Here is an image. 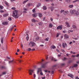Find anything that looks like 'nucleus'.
<instances>
[{"instance_id":"obj_39","label":"nucleus","mask_w":79,"mask_h":79,"mask_svg":"<svg viewBox=\"0 0 79 79\" xmlns=\"http://www.w3.org/2000/svg\"><path fill=\"white\" fill-rule=\"evenodd\" d=\"M13 60H10V61H9V64L12 63H13Z\"/></svg>"},{"instance_id":"obj_7","label":"nucleus","mask_w":79,"mask_h":79,"mask_svg":"<svg viewBox=\"0 0 79 79\" xmlns=\"http://www.w3.org/2000/svg\"><path fill=\"white\" fill-rule=\"evenodd\" d=\"M76 10H72L71 13L72 15H74V16H75V14H76Z\"/></svg>"},{"instance_id":"obj_44","label":"nucleus","mask_w":79,"mask_h":79,"mask_svg":"<svg viewBox=\"0 0 79 79\" xmlns=\"http://www.w3.org/2000/svg\"><path fill=\"white\" fill-rule=\"evenodd\" d=\"M59 72H60V73H63V71H62V70H59Z\"/></svg>"},{"instance_id":"obj_4","label":"nucleus","mask_w":79,"mask_h":79,"mask_svg":"<svg viewBox=\"0 0 79 79\" xmlns=\"http://www.w3.org/2000/svg\"><path fill=\"white\" fill-rule=\"evenodd\" d=\"M29 71V74L30 75H32V73H34V70H32V69H30Z\"/></svg>"},{"instance_id":"obj_47","label":"nucleus","mask_w":79,"mask_h":79,"mask_svg":"<svg viewBox=\"0 0 79 79\" xmlns=\"http://www.w3.org/2000/svg\"><path fill=\"white\" fill-rule=\"evenodd\" d=\"M12 10H16V8L15 7H12L11 8Z\"/></svg>"},{"instance_id":"obj_48","label":"nucleus","mask_w":79,"mask_h":79,"mask_svg":"<svg viewBox=\"0 0 79 79\" xmlns=\"http://www.w3.org/2000/svg\"><path fill=\"white\" fill-rule=\"evenodd\" d=\"M68 32H73V30H69Z\"/></svg>"},{"instance_id":"obj_36","label":"nucleus","mask_w":79,"mask_h":79,"mask_svg":"<svg viewBox=\"0 0 79 79\" xmlns=\"http://www.w3.org/2000/svg\"><path fill=\"white\" fill-rule=\"evenodd\" d=\"M33 13H35V9L34 8L32 10Z\"/></svg>"},{"instance_id":"obj_16","label":"nucleus","mask_w":79,"mask_h":79,"mask_svg":"<svg viewBox=\"0 0 79 79\" xmlns=\"http://www.w3.org/2000/svg\"><path fill=\"white\" fill-rule=\"evenodd\" d=\"M49 8L50 9H51V11H53V9H54V7H53V6H51L49 7Z\"/></svg>"},{"instance_id":"obj_43","label":"nucleus","mask_w":79,"mask_h":79,"mask_svg":"<svg viewBox=\"0 0 79 79\" xmlns=\"http://www.w3.org/2000/svg\"><path fill=\"white\" fill-rule=\"evenodd\" d=\"M40 75H41V76H42V75H44V73H42V71L40 72Z\"/></svg>"},{"instance_id":"obj_3","label":"nucleus","mask_w":79,"mask_h":79,"mask_svg":"<svg viewBox=\"0 0 79 79\" xmlns=\"http://www.w3.org/2000/svg\"><path fill=\"white\" fill-rule=\"evenodd\" d=\"M62 28H63V26H62V25H61L57 27V30H59V29H60V30H61V29H62Z\"/></svg>"},{"instance_id":"obj_38","label":"nucleus","mask_w":79,"mask_h":79,"mask_svg":"<svg viewBox=\"0 0 79 79\" xmlns=\"http://www.w3.org/2000/svg\"><path fill=\"white\" fill-rule=\"evenodd\" d=\"M46 60H48V55H45Z\"/></svg>"},{"instance_id":"obj_42","label":"nucleus","mask_w":79,"mask_h":79,"mask_svg":"<svg viewBox=\"0 0 79 79\" xmlns=\"http://www.w3.org/2000/svg\"><path fill=\"white\" fill-rule=\"evenodd\" d=\"M60 35V33H58L56 35V37H58V36H59V35Z\"/></svg>"},{"instance_id":"obj_12","label":"nucleus","mask_w":79,"mask_h":79,"mask_svg":"<svg viewBox=\"0 0 79 79\" xmlns=\"http://www.w3.org/2000/svg\"><path fill=\"white\" fill-rule=\"evenodd\" d=\"M64 37L66 39H69V36L66 34H65L64 35Z\"/></svg>"},{"instance_id":"obj_54","label":"nucleus","mask_w":79,"mask_h":79,"mask_svg":"<svg viewBox=\"0 0 79 79\" xmlns=\"http://www.w3.org/2000/svg\"><path fill=\"white\" fill-rule=\"evenodd\" d=\"M45 2H50V0H45Z\"/></svg>"},{"instance_id":"obj_17","label":"nucleus","mask_w":79,"mask_h":79,"mask_svg":"<svg viewBox=\"0 0 79 79\" xmlns=\"http://www.w3.org/2000/svg\"><path fill=\"white\" fill-rule=\"evenodd\" d=\"M79 15V13L78 11H77L75 12V16H77V15Z\"/></svg>"},{"instance_id":"obj_20","label":"nucleus","mask_w":79,"mask_h":79,"mask_svg":"<svg viewBox=\"0 0 79 79\" xmlns=\"http://www.w3.org/2000/svg\"><path fill=\"white\" fill-rule=\"evenodd\" d=\"M8 16V14H3V16L4 17H6V16Z\"/></svg>"},{"instance_id":"obj_11","label":"nucleus","mask_w":79,"mask_h":79,"mask_svg":"<svg viewBox=\"0 0 79 79\" xmlns=\"http://www.w3.org/2000/svg\"><path fill=\"white\" fill-rule=\"evenodd\" d=\"M68 76H69L70 77H72V78H73V77H74V75H73L72 74H71L70 73L69 74H68Z\"/></svg>"},{"instance_id":"obj_37","label":"nucleus","mask_w":79,"mask_h":79,"mask_svg":"<svg viewBox=\"0 0 79 79\" xmlns=\"http://www.w3.org/2000/svg\"><path fill=\"white\" fill-rule=\"evenodd\" d=\"M6 72H3L2 73V75H4L5 74H6Z\"/></svg>"},{"instance_id":"obj_52","label":"nucleus","mask_w":79,"mask_h":79,"mask_svg":"<svg viewBox=\"0 0 79 79\" xmlns=\"http://www.w3.org/2000/svg\"><path fill=\"white\" fill-rule=\"evenodd\" d=\"M0 12L1 13H3L4 12V11L2 10H0Z\"/></svg>"},{"instance_id":"obj_57","label":"nucleus","mask_w":79,"mask_h":79,"mask_svg":"<svg viewBox=\"0 0 79 79\" xmlns=\"http://www.w3.org/2000/svg\"><path fill=\"white\" fill-rule=\"evenodd\" d=\"M34 78H35V77H36V75H35V74H34Z\"/></svg>"},{"instance_id":"obj_40","label":"nucleus","mask_w":79,"mask_h":79,"mask_svg":"<svg viewBox=\"0 0 79 79\" xmlns=\"http://www.w3.org/2000/svg\"><path fill=\"white\" fill-rule=\"evenodd\" d=\"M67 59V58H66V57H64L63 59H62V60L63 61H65Z\"/></svg>"},{"instance_id":"obj_33","label":"nucleus","mask_w":79,"mask_h":79,"mask_svg":"<svg viewBox=\"0 0 79 79\" xmlns=\"http://www.w3.org/2000/svg\"><path fill=\"white\" fill-rule=\"evenodd\" d=\"M3 8V6H0V10H2Z\"/></svg>"},{"instance_id":"obj_15","label":"nucleus","mask_w":79,"mask_h":79,"mask_svg":"<svg viewBox=\"0 0 79 79\" xmlns=\"http://www.w3.org/2000/svg\"><path fill=\"white\" fill-rule=\"evenodd\" d=\"M57 65H55L54 66H52V70H54V69H55V68H56V67Z\"/></svg>"},{"instance_id":"obj_1","label":"nucleus","mask_w":79,"mask_h":79,"mask_svg":"<svg viewBox=\"0 0 79 79\" xmlns=\"http://www.w3.org/2000/svg\"><path fill=\"white\" fill-rule=\"evenodd\" d=\"M13 17L15 18H18V12L16 10H15L13 12Z\"/></svg>"},{"instance_id":"obj_5","label":"nucleus","mask_w":79,"mask_h":79,"mask_svg":"<svg viewBox=\"0 0 79 79\" xmlns=\"http://www.w3.org/2000/svg\"><path fill=\"white\" fill-rule=\"evenodd\" d=\"M62 47L64 48H65V46L66 47H67V44H66V43H62Z\"/></svg>"},{"instance_id":"obj_35","label":"nucleus","mask_w":79,"mask_h":79,"mask_svg":"<svg viewBox=\"0 0 79 79\" xmlns=\"http://www.w3.org/2000/svg\"><path fill=\"white\" fill-rule=\"evenodd\" d=\"M74 6L73 5H69V8H73Z\"/></svg>"},{"instance_id":"obj_59","label":"nucleus","mask_w":79,"mask_h":79,"mask_svg":"<svg viewBox=\"0 0 79 79\" xmlns=\"http://www.w3.org/2000/svg\"><path fill=\"white\" fill-rule=\"evenodd\" d=\"M63 33H66V31H63Z\"/></svg>"},{"instance_id":"obj_49","label":"nucleus","mask_w":79,"mask_h":79,"mask_svg":"<svg viewBox=\"0 0 79 79\" xmlns=\"http://www.w3.org/2000/svg\"><path fill=\"white\" fill-rule=\"evenodd\" d=\"M20 45H21V48H23V44H21Z\"/></svg>"},{"instance_id":"obj_60","label":"nucleus","mask_w":79,"mask_h":79,"mask_svg":"<svg viewBox=\"0 0 79 79\" xmlns=\"http://www.w3.org/2000/svg\"><path fill=\"white\" fill-rule=\"evenodd\" d=\"M79 79V77H76V79Z\"/></svg>"},{"instance_id":"obj_18","label":"nucleus","mask_w":79,"mask_h":79,"mask_svg":"<svg viewBox=\"0 0 79 79\" xmlns=\"http://www.w3.org/2000/svg\"><path fill=\"white\" fill-rule=\"evenodd\" d=\"M1 69H6V67H5L4 66H2L1 67Z\"/></svg>"},{"instance_id":"obj_63","label":"nucleus","mask_w":79,"mask_h":79,"mask_svg":"<svg viewBox=\"0 0 79 79\" xmlns=\"http://www.w3.org/2000/svg\"><path fill=\"white\" fill-rule=\"evenodd\" d=\"M7 59H9V60H10V58L9 57H7Z\"/></svg>"},{"instance_id":"obj_46","label":"nucleus","mask_w":79,"mask_h":79,"mask_svg":"<svg viewBox=\"0 0 79 79\" xmlns=\"http://www.w3.org/2000/svg\"><path fill=\"white\" fill-rule=\"evenodd\" d=\"M8 20H9V21H11V17H9L8 19Z\"/></svg>"},{"instance_id":"obj_2","label":"nucleus","mask_w":79,"mask_h":79,"mask_svg":"<svg viewBox=\"0 0 79 79\" xmlns=\"http://www.w3.org/2000/svg\"><path fill=\"white\" fill-rule=\"evenodd\" d=\"M29 45L30 46V47H35L36 46V44L34 42L31 41L29 43Z\"/></svg>"},{"instance_id":"obj_26","label":"nucleus","mask_w":79,"mask_h":79,"mask_svg":"<svg viewBox=\"0 0 79 79\" xmlns=\"http://www.w3.org/2000/svg\"><path fill=\"white\" fill-rule=\"evenodd\" d=\"M38 15H39V17H40V18H41V17L42 16V14L41 13H39Z\"/></svg>"},{"instance_id":"obj_27","label":"nucleus","mask_w":79,"mask_h":79,"mask_svg":"<svg viewBox=\"0 0 79 79\" xmlns=\"http://www.w3.org/2000/svg\"><path fill=\"white\" fill-rule=\"evenodd\" d=\"M61 66H64L65 65V63H62L60 64Z\"/></svg>"},{"instance_id":"obj_64","label":"nucleus","mask_w":79,"mask_h":79,"mask_svg":"<svg viewBox=\"0 0 79 79\" xmlns=\"http://www.w3.org/2000/svg\"><path fill=\"white\" fill-rule=\"evenodd\" d=\"M53 73H54V71H52V74H53Z\"/></svg>"},{"instance_id":"obj_34","label":"nucleus","mask_w":79,"mask_h":79,"mask_svg":"<svg viewBox=\"0 0 79 79\" xmlns=\"http://www.w3.org/2000/svg\"><path fill=\"white\" fill-rule=\"evenodd\" d=\"M67 11H64L63 12V14H64V15H66V14H67Z\"/></svg>"},{"instance_id":"obj_22","label":"nucleus","mask_w":79,"mask_h":79,"mask_svg":"<svg viewBox=\"0 0 79 79\" xmlns=\"http://www.w3.org/2000/svg\"><path fill=\"white\" fill-rule=\"evenodd\" d=\"M72 27H73V29H75V30L77 29V27L75 25H73Z\"/></svg>"},{"instance_id":"obj_30","label":"nucleus","mask_w":79,"mask_h":79,"mask_svg":"<svg viewBox=\"0 0 79 79\" xmlns=\"http://www.w3.org/2000/svg\"><path fill=\"white\" fill-rule=\"evenodd\" d=\"M5 3L7 6H8V3H7V2H6V1L5 2Z\"/></svg>"},{"instance_id":"obj_41","label":"nucleus","mask_w":79,"mask_h":79,"mask_svg":"<svg viewBox=\"0 0 79 79\" xmlns=\"http://www.w3.org/2000/svg\"><path fill=\"white\" fill-rule=\"evenodd\" d=\"M40 5H41V4H40V3H39L37 5V7H39V6H40Z\"/></svg>"},{"instance_id":"obj_28","label":"nucleus","mask_w":79,"mask_h":79,"mask_svg":"<svg viewBox=\"0 0 79 79\" xmlns=\"http://www.w3.org/2000/svg\"><path fill=\"white\" fill-rule=\"evenodd\" d=\"M73 67H74L75 68H76V67H77V64H75L73 66Z\"/></svg>"},{"instance_id":"obj_51","label":"nucleus","mask_w":79,"mask_h":79,"mask_svg":"<svg viewBox=\"0 0 79 79\" xmlns=\"http://www.w3.org/2000/svg\"><path fill=\"white\" fill-rule=\"evenodd\" d=\"M23 10H24L25 11H27V9L26 8H24Z\"/></svg>"},{"instance_id":"obj_25","label":"nucleus","mask_w":79,"mask_h":79,"mask_svg":"<svg viewBox=\"0 0 79 79\" xmlns=\"http://www.w3.org/2000/svg\"><path fill=\"white\" fill-rule=\"evenodd\" d=\"M32 15L34 18H35L37 16V14H35Z\"/></svg>"},{"instance_id":"obj_50","label":"nucleus","mask_w":79,"mask_h":79,"mask_svg":"<svg viewBox=\"0 0 79 79\" xmlns=\"http://www.w3.org/2000/svg\"><path fill=\"white\" fill-rule=\"evenodd\" d=\"M31 5H32V4L31 3H30L28 4V6H31Z\"/></svg>"},{"instance_id":"obj_10","label":"nucleus","mask_w":79,"mask_h":79,"mask_svg":"<svg viewBox=\"0 0 79 79\" xmlns=\"http://www.w3.org/2000/svg\"><path fill=\"white\" fill-rule=\"evenodd\" d=\"M32 23H36V22H38V21L37 20H35V19H32Z\"/></svg>"},{"instance_id":"obj_31","label":"nucleus","mask_w":79,"mask_h":79,"mask_svg":"<svg viewBox=\"0 0 79 79\" xmlns=\"http://www.w3.org/2000/svg\"><path fill=\"white\" fill-rule=\"evenodd\" d=\"M28 1H29V0H26V1H24L23 2V4L26 3L27 2H28Z\"/></svg>"},{"instance_id":"obj_9","label":"nucleus","mask_w":79,"mask_h":79,"mask_svg":"<svg viewBox=\"0 0 79 79\" xmlns=\"http://www.w3.org/2000/svg\"><path fill=\"white\" fill-rule=\"evenodd\" d=\"M42 68H40L38 69V70L37 71V73H39V72H42Z\"/></svg>"},{"instance_id":"obj_19","label":"nucleus","mask_w":79,"mask_h":79,"mask_svg":"<svg viewBox=\"0 0 79 79\" xmlns=\"http://www.w3.org/2000/svg\"><path fill=\"white\" fill-rule=\"evenodd\" d=\"M53 24H52V23H50L49 24V27L50 28H52V27H53Z\"/></svg>"},{"instance_id":"obj_61","label":"nucleus","mask_w":79,"mask_h":79,"mask_svg":"<svg viewBox=\"0 0 79 79\" xmlns=\"http://www.w3.org/2000/svg\"><path fill=\"white\" fill-rule=\"evenodd\" d=\"M41 78L42 79H45V77H42Z\"/></svg>"},{"instance_id":"obj_21","label":"nucleus","mask_w":79,"mask_h":79,"mask_svg":"<svg viewBox=\"0 0 79 79\" xmlns=\"http://www.w3.org/2000/svg\"><path fill=\"white\" fill-rule=\"evenodd\" d=\"M51 59L52 61H57V60H55V59L52 57Z\"/></svg>"},{"instance_id":"obj_14","label":"nucleus","mask_w":79,"mask_h":79,"mask_svg":"<svg viewBox=\"0 0 79 79\" xmlns=\"http://www.w3.org/2000/svg\"><path fill=\"white\" fill-rule=\"evenodd\" d=\"M65 24L66 25H67V27H70V26L69 25V23L68 22H66L65 23Z\"/></svg>"},{"instance_id":"obj_32","label":"nucleus","mask_w":79,"mask_h":79,"mask_svg":"<svg viewBox=\"0 0 79 79\" xmlns=\"http://www.w3.org/2000/svg\"><path fill=\"white\" fill-rule=\"evenodd\" d=\"M49 38H46L45 39H44L46 41H48Z\"/></svg>"},{"instance_id":"obj_6","label":"nucleus","mask_w":79,"mask_h":79,"mask_svg":"<svg viewBox=\"0 0 79 79\" xmlns=\"http://www.w3.org/2000/svg\"><path fill=\"white\" fill-rule=\"evenodd\" d=\"M35 37L36 41H37V40H39L40 39V38H39V37L37 36V35L35 36Z\"/></svg>"},{"instance_id":"obj_53","label":"nucleus","mask_w":79,"mask_h":79,"mask_svg":"<svg viewBox=\"0 0 79 79\" xmlns=\"http://www.w3.org/2000/svg\"><path fill=\"white\" fill-rule=\"evenodd\" d=\"M31 48H29L27 50H28V51H31Z\"/></svg>"},{"instance_id":"obj_62","label":"nucleus","mask_w":79,"mask_h":79,"mask_svg":"<svg viewBox=\"0 0 79 79\" xmlns=\"http://www.w3.org/2000/svg\"><path fill=\"white\" fill-rule=\"evenodd\" d=\"M17 52H19V49H17Z\"/></svg>"},{"instance_id":"obj_56","label":"nucleus","mask_w":79,"mask_h":79,"mask_svg":"<svg viewBox=\"0 0 79 79\" xmlns=\"http://www.w3.org/2000/svg\"><path fill=\"white\" fill-rule=\"evenodd\" d=\"M13 27H11L10 28V30L11 31V30H12L13 29Z\"/></svg>"},{"instance_id":"obj_45","label":"nucleus","mask_w":79,"mask_h":79,"mask_svg":"<svg viewBox=\"0 0 79 79\" xmlns=\"http://www.w3.org/2000/svg\"><path fill=\"white\" fill-rule=\"evenodd\" d=\"M29 37L28 36H27L26 39H27V40H29Z\"/></svg>"},{"instance_id":"obj_13","label":"nucleus","mask_w":79,"mask_h":79,"mask_svg":"<svg viewBox=\"0 0 79 79\" xmlns=\"http://www.w3.org/2000/svg\"><path fill=\"white\" fill-rule=\"evenodd\" d=\"M2 24L3 25H7V24H8V22H2Z\"/></svg>"},{"instance_id":"obj_8","label":"nucleus","mask_w":79,"mask_h":79,"mask_svg":"<svg viewBox=\"0 0 79 79\" xmlns=\"http://www.w3.org/2000/svg\"><path fill=\"white\" fill-rule=\"evenodd\" d=\"M42 68H46L47 67V65H46V64H44L42 65L41 66Z\"/></svg>"},{"instance_id":"obj_24","label":"nucleus","mask_w":79,"mask_h":79,"mask_svg":"<svg viewBox=\"0 0 79 79\" xmlns=\"http://www.w3.org/2000/svg\"><path fill=\"white\" fill-rule=\"evenodd\" d=\"M1 41L2 44H3V38L2 37L1 38Z\"/></svg>"},{"instance_id":"obj_23","label":"nucleus","mask_w":79,"mask_h":79,"mask_svg":"<svg viewBox=\"0 0 79 79\" xmlns=\"http://www.w3.org/2000/svg\"><path fill=\"white\" fill-rule=\"evenodd\" d=\"M51 49H54V48H55V46L54 45L52 46L51 47Z\"/></svg>"},{"instance_id":"obj_29","label":"nucleus","mask_w":79,"mask_h":79,"mask_svg":"<svg viewBox=\"0 0 79 79\" xmlns=\"http://www.w3.org/2000/svg\"><path fill=\"white\" fill-rule=\"evenodd\" d=\"M43 8V10H47V7H46V6H44Z\"/></svg>"},{"instance_id":"obj_58","label":"nucleus","mask_w":79,"mask_h":79,"mask_svg":"<svg viewBox=\"0 0 79 79\" xmlns=\"http://www.w3.org/2000/svg\"><path fill=\"white\" fill-rule=\"evenodd\" d=\"M23 12L24 13H27V12H26V11H25V10H24L23 11Z\"/></svg>"},{"instance_id":"obj_55","label":"nucleus","mask_w":79,"mask_h":79,"mask_svg":"<svg viewBox=\"0 0 79 79\" xmlns=\"http://www.w3.org/2000/svg\"><path fill=\"white\" fill-rule=\"evenodd\" d=\"M31 50H32V51H34V50H35V48H33L31 49Z\"/></svg>"}]
</instances>
